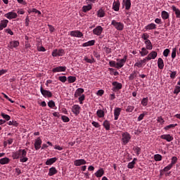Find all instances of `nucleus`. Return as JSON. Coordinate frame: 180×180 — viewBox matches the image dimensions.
I'll return each instance as SVG.
<instances>
[{
	"mask_svg": "<svg viewBox=\"0 0 180 180\" xmlns=\"http://www.w3.org/2000/svg\"><path fill=\"white\" fill-rule=\"evenodd\" d=\"M145 44L147 50H153V44H151L150 39L145 41Z\"/></svg>",
	"mask_w": 180,
	"mask_h": 180,
	"instance_id": "c756f323",
	"label": "nucleus"
},
{
	"mask_svg": "<svg viewBox=\"0 0 180 180\" xmlns=\"http://www.w3.org/2000/svg\"><path fill=\"white\" fill-rule=\"evenodd\" d=\"M179 92H180V86H176V87L174 90V94H175L176 95H178V94H179Z\"/></svg>",
	"mask_w": 180,
	"mask_h": 180,
	"instance_id": "e2e57ef3",
	"label": "nucleus"
},
{
	"mask_svg": "<svg viewBox=\"0 0 180 180\" xmlns=\"http://www.w3.org/2000/svg\"><path fill=\"white\" fill-rule=\"evenodd\" d=\"M139 54H141V57H145V56L148 54V51L146 49V48L143 47L141 48V51H139Z\"/></svg>",
	"mask_w": 180,
	"mask_h": 180,
	"instance_id": "72a5a7b5",
	"label": "nucleus"
},
{
	"mask_svg": "<svg viewBox=\"0 0 180 180\" xmlns=\"http://www.w3.org/2000/svg\"><path fill=\"white\" fill-rule=\"evenodd\" d=\"M161 16L162 18L164 19V20H165L169 18V14L168 13V12L163 11L161 13Z\"/></svg>",
	"mask_w": 180,
	"mask_h": 180,
	"instance_id": "c9c22d12",
	"label": "nucleus"
},
{
	"mask_svg": "<svg viewBox=\"0 0 180 180\" xmlns=\"http://www.w3.org/2000/svg\"><path fill=\"white\" fill-rule=\"evenodd\" d=\"M61 119L64 123H68L70 122V118L65 115H62Z\"/></svg>",
	"mask_w": 180,
	"mask_h": 180,
	"instance_id": "864d4df0",
	"label": "nucleus"
},
{
	"mask_svg": "<svg viewBox=\"0 0 180 180\" xmlns=\"http://www.w3.org/2000/svg\"><path fill=\"white\" fill-rule=\"evenodd\" d=\"M84 94V89L82 88H79L76 90L75 93V97L78 98V96H81V94Z\"/></svg>",
	"mask_w": 180,
	"mask_h": 180,
	"instance_id": "7c9ffc66",
	"label": "nucleus"
},
{
	"mask_svg": "<svg viewBox=\"0 0 180 180\" xmlns=\"http://www.w3.org/2000/svg\"><path fill=\"white\" fill-rule=\"evenodd\" d=\"M146 30H153L157 29V25L154 24L153 22L148 24L145 27Z\"/></svg>",
	"mask_w": 180,
	"mask_h": 180,
	"instance_id": "393cba45",
	"label": "nucleus"
},
{
	"mask_svg": "<svg viewBox=\"0 0 180 180\" xmlns=\"http://www.w3.org/2000/svg\"><path fill=\"white\" fill-rule=\"evenodd\" d=\"M103 126L105 130L109 131L110 130V122L108 120H104L103 123Z\"/></svg>",
	"mask_w": 180,
	"mask_h": 180,
	"instance_id": "5701e85b",
	"label": "nucleus"
},
{
	"mask_svg": "<svg viewBox=\"0 0 180 180\" xmlns=\"http://www.w3.org/2000/svg\"><path fill=\"white\" fill-rule=\"evenodd\" d=\"M133 150L135 151L137 156L140 155V153H141V148H140L139 146H134Z\"/></svg>",
	"mask_w": 180,
	"mask_h": 180,
	"instance_id": "58836bf2",
	"label": "nucleus"
},
{
	"mask_svg": "<svg viewBox=\"0 0 180 180\" xmlns=\"http://www.w3.org/2000/svg\"><path fill=\"white\" fill-rule=\"evenodd\" d=\"M58 79L59 81H60V82H63L64 84V82H67V77H65V76H59L58 77Z\"/></svg>",
	"mask_w": 180,
	"mask_h": 180,
	"instance_id": "3c124183",
	"label": "nucleus"
},
{
	"mask_svg": "<svg viewBox=\"0 0 180 180\" xmlns=\"http://www.w3.org/2000/svg\"><path fill=\"white\" fill-rule=\"evenodd\" d=\"M103 32V27L102 26H97L96 28L93 30L94 34H96V36H101L102 34V32Z\"/></svg>",
	"mask_w": 180,
	"mask_h": 180,
	"instance_id": "9d476101",
	"label": "nucleus"
},
{
	"mask_svg": "<svg viewBox=\"0 0 180 180\" xmlns=\"http://www.w3.org/2000/svg\"><path fill=\"white\" fill-rule=\"evenodd\" d=\"M91 124H92L94 127H96V129H99V127H101V125L99 124V122H95V121H93V122H91Z\"/></svg>",
	"mask_w": 180,
	"mask_h": 180,
	"instance_id": "680f3d73",
	"label": "nucleus"
},
{
	"mask_svg": "<svg viewBox=\"0 0 180 180\" xmlns=\"http://www.w3.org/2000/svg\"><path fill=\"white\" fill-rule=\"evenodd\" d=\"M149 37H150V35H148V34L147 33H143L141 36V39L145 40V41H146V40H149L148 39Z\"/></svg>",
	"mask_w": 180,
	"mask_h": 180,
	"instance_id": "6e6d98bb",
	"label": "nucleus"
},
{
	"mask_svg": "<svg viewBox=\"0 0 180 180\" xmlns=\"http://www.w3.org/2000/svg\"><path fill=\"white\" fill-rule=\"evenodd\" d=\"M157 122H158V123H160V124H164L165 123V120H164V118H162V116L158 117Z\"/></svg>",
	"mask_w": 180,
	"mask_h": 180,
	"instance_id": "603ef678",
	"label": "nucleus"
},
{
	"mask_svg": "<svg viewBox=\"0 0 180 180\" xmlns=\"http://www.w3.org/2000/svg\"><path fill=\"white\" fill-rule=\"evenodd\" d=\"M65 71H67L65 66H57L52 69V72H65Z\"/></svg>",
	"mask_w": 180,
	"mask_h": 180,
	"instance_id": "6e6552de",
	"label": "nucleus"
},
{
	"mask_svg": "<svg viewBox=\"0 0 180 180\" xmlns=\"http://www.w3.org/2000/svg\"><path fill=\"white\" fill-rule=\"evenodd\" d=\"M136 77H137V72L134 71L129 77V79L130 81H133V79H134V78H136Z\"/></svg>",
	"mask_w": 180,
	"mask_h": 180,
	"instance_id": "37998d69",
	"label": "nucleus"
},
{
	"mask_svg": "<svg viewBox=\"0 0 180 180\" xmlns=\"http://www.w3.org/2000/svg\"><path fill=\"white\" fill-rule=\"evenodd\" d=\"M154 160H155V161H162V155H161L160 154H156L154 155Z\"/></svg>",
	"mask_w": 180,
	"mask_h": 180,
	"instance_id": "09e8293b",
	"label": "nucleus"
},
{
	"mask_svg": "<svg viewBox=\"0 0 180 180\" xmlns=\"http://www.w3.org/2000/svg\"><path fill=\"white\" fill-rule=\"evenodd\" d=\"M95 44V40H91L87 42H85L82 44L83 47H89L91 46H94Z\"/></svg>",
	"mask_w": 180,
	"mask_h": 180,
	"instance_id": "473e14b6",
	"label": "nucleus"
},
{
	"mask_svg": "<svg viewBox=\"0 0 180 180\" xmlns=\"http://www.w3.org/2000/svg\"><path fill=\"white\" fill-rule=\"evenodd\" d=\"M131 139V135L129 132H124L122 134V141L124 146H126Z\"/></svg>",
	"mask_w": 180,
	"mask_h": 180,
	"instance_id": "f03ea898",
	"label": "nucleus"
},
{
	"mask_svg": "<svg viewBox=\"0 0 180 180\" xmlns=\"http://www.w3.org/2000/svg\"><path fill=\"white\" fill-rule=\"evenodd\" d=\"M2 118L5 119V120H11V116L2 112L1 114Z\"/></svg>",
	"mask_w": 180,
	"mask_h": 180,
	"instance_id": "5fc2aeb1",
	"label": "nucleus"
},
{
	"mask_svg": "<svg viewBox=\"0 0 180 180\" xmlns=\"http://www.w3.org/2000/svg\"><path fill=\"white\" fill-rule=\"evenodd\" d=\"M57 172H58L57 169H56V167H52L49 169L48 175H49V176H53V175H56V174H57Z\"/></svg>",
	"mask_w": 180,
	"mask_h": 180,
	"instance_id": "6ab92c4d",
	"label": "nucleus"
},
{
	"mask_svg": "<svg viewBox=\"0 0 180 180\" xmlns=\"http://www.w3.org/2000/svg\"><path fill=\"white\" fill-rule=\"evenodd\" d=\"M169 75H170L171 79H175V78H176L177 72H176V71H171L170 70Z\"/></svg>",
	"mask_w": 180,
	"mask_h": 180,
	"instance_id": "79ce46f5",
	"label": "nucleus"
},
{
	"mask_svg": "<svg viewBox=\"0 0 180 180\" xmlns=\"http://www.w3.org/2000/svg\"><path fill=\"white\" fill-rule=\"evenodd\" d=\"M134 165H136L134 162H130L129 163H128L127 168H129V169H133V168H134Z\"/></svg>",
	"mask_w": 180,
	"mask_h": 180,
	"instance_id": "bf43d9fd",
	"label": "nucleus"
},
{
	"mask_svg": "<svg viewBox=\"0 0 180 180\" xmlns=\"http://www.w3.org/2000/svg\"><path fill=\"white\" fill-rule=\"evenodd\" d=\"M46 96L47 98H51V96H53V93H51L50 91L49 90H46Z\"/></svg>",
	"mask_w": 180,
	"mask_h": 180,
	"instance_id": "69168bd1",
	"label": "nucleus"
},
{
	"mask_svg": "<svg viewBox=\"0 0 180 180\" xmlns=\"http://www.w3.org/2000/svg\"><path fill=\"white\" fill-rule=\"evenodd\" d=\"M105 15H106V13L105 11V9H103V8H100L97 11L98 18H105Z\"/></svg>",
	"mask_w": 180,
	"mask_h": 180,
	"instance_id": "aec40b11",
	"label": "nucleus"
},
{
	"mask_svg": "<svg viewBox=\"0 0 180 180\" xmlns=\"http://www.w3.org/2000/svg\"><path fill=\"white\" fill-rule=\"evenodd\" d=\"M72 112L75 116H78L81 112V107L79 105H74L72 108Z\"/></svg>",
	"mask_w": 180,
	"mask_h": 180,
	"instance_id": "9b49d317",
	"label": "nucleus"
},
{
	"mask_svg": "<svg viewBox=\"0 0 180 180\" xmlns=\"http://www.w3.org/2000/svg\"><path fill=\"white\" fill-rule=\"evenodd\" d=\"M141 105L143 106H147V105H148V97H146L142 99Z\"/></svg>",
	"mask_w": 180,
	"mask_h": 180,
	"instance_id": "a18cd8bd",
	"label": "nucleus"
},
{
	"mask_svg": "<svg viewBox=\"0 0 180 180\" xmlns=\"http://www.w3.org/2000/svg\"><path fill=\"white\" fill-rule=\"evenodd\" d=\"M176 162H178V158H176V156H174L172 158V161H171L170 165L174 167V165H175Z\"/></svg>",
	"mask_w": 180,
	"mask_h": 180,
	"instance_id": "de8ad7c7",
	"label": "nucleus"
},
{
	"mask_svg": "<svg viewBox=\"0 0 180 180\" xmlns=\"http://www.w3.org/2000/svg\"><path fill=\"white\" fill-rule=\"evenodd\" d=\"M9 161H11V160H9V158H3L0 159V164L1 165H5V164H9Z\"/></svg>",
	"mask_w": 180,
	"mask_h": 180,
	"instance_id": "f704fd0d",
	"label": "nucleus"
},
{
	"mask_svg": "<svg viewBox=\"0 0 180 180\" xmlns=\"http://www.w3.org/2000/svg\"><path fill=\"white\" fill-rule=\"evenodd\" d=\"M8 23H9V20H1L0 23V30H4V29L8 26Z\"/></svg>",
	"mask_w": 180,
	"mask_h": 180,
	"instance_id": "412c9836",
	"label": "nucleus"
},
{
	"mask_svg": "<svg viewBox=\"0 0 180 180\" xmlns=\"http://www.w3.org/2000/svg\"><path fill=\"white\" fill-rule=\"evenodd\" d=\"M122 112V108L119 107H116L114 110V119L115 120H117L119 117L120 116V113Z\"/></svg>",
	"mask_w": 180,
	"mask_h": 180,
	"instance_id": "ddd939ff",
	"label": "nucleus"
},
{
	"mask_svg": "<svg viewBox=\"0 0 180 180\" xmlns=\"http://www.w3.org/2000/svg\"><path fill=\"white\" fill-rule=\"evenodd\" d=\"M68 81L69 84H72L73 82H75V81H77V77H75L74 76H69L68 77Z\"/></svg>",
	"mask_w": 180,
	"mask_h": 180,
	"instance_id": "4c0bfd02",
	"label": "nucleus"
},
{
	"mask_svg": "<svg viewBox=\"0 0 180 180\" xmlns=\"http://www.w3.org/2000/svg\"><path fill=\"white\" fill-rule=\"evenodd\" d=\"M172 9L173 12H174L176 17L179 19H180V10L179 8H177L175 6H172Z\"/></svg>",
	"mask_w": 180,
	"mask_h": 180,
	"instance_id": "b1692460",
	"label": "nucleus"
},
{
	"mask_svg": "<svg viewBox=\"0 0 180 180\" xmlns=\"http://www.w3.org/2000/svg\"><path fill=\"white\" fill-rule=\"evenodd\" d=\"M176 126H178V124H171L165 127V130H169V129H174V127H176Z\"/></svg>",
	"mask_w": 180,
	"mask_h": 180,
	"instance_id": "49530a36",
	"label": "nucleus"
},
{
	"mask_svg": "<svg viewBox=\"0 0 180 180\" xmlns=\"http://www.w3.org/2000/svg\"><path fill=\"white\" fill-rule=\"evenodd\" d=\"M127 60V56H124V58L122 59H120L117 60V66L116 68L120 69L122 68L123 67V65H124V64L126 63V61Z\"/></svg>",
	"mask_w": 180,
	"mask_h": 180,
	"instance_id": "0eeeda50",
	"label": "nucleus"
},
{
	"mask_svg": "<svg viewBox=\"0 0 180 180\" xmlns=\"http://www.w3.org/2000/svg\"><path fill=\"white\" fill-rule=\"evenodd\" d=\"M41 146V140L40 138H38L34 143V148L36 150H39Z\"/></svg>",
	"mask_w": 180,
	"mask_h": 180,
	"instance_id": "c85d7f7f",
	"label": "nucleus"
},
{
	"mask_svg": "<svg viewBox=\"0 0 180 180\" xmlns=\"http://www.w3.org/2000/svg\"><path fill=\"white\" fill-rule=\"evenodd\" d=\"M85 164H86V160L84 159L76 160L74 162V165H75V167H80V165H85Z\"/></svg>",
	"mask_w": 180,
	"mask_h": 180,
	"instance_id": "2eb2a0df",
	"label": "nucleus"
},
{
	"mask_svg": "<svg viewBox=\"0 0 180 180\" xmlns=\"http://www.w3.org/2000/svg\"><path fill=\"white\" fill-rule=\"evenodd\" d=\"M96 115L98 117H105V111H103V110H98L96 112Z\"/></svg>",
	"mask_w": 180,
	"mask_h": 180,
	"instance_id": "e433bc0d",
	"label": "nucleus"
},
{
	"mask_svg": "<svg viewBox=\"0 0 180 180\" xmlns=\"http://www.w3.org/2000/svg\"><path fill=\"white\" fill-rule=\"evenodd\" d=\"M134 110V105H128L125 110L127 113H131Z\"/></svg>",
	"mask_w": 180,
	"mask_h": 180,
	"instance_id": "ea45409f",
	"label": "nucleus"
},
{
	"mask_svg": "<svg viewBox=\"0 0 180 180\" xmlns=\"http://www.w3.org/2000/svg\"><path fill=\"white\" fill-rule=\"evenodd\" d=\"M57 161V158H52L47 159L46 161V165H53L54 162Z\"/></svg>",
	"mask_w": 180,
	"mask_h": 180,
	"instance_id": "a878e982",
	"label": "nucleus"
},
{
	"mask_svg": "<svg viewBox=\"0 0 180 180\" xmlns=\"http://www.w3.org/2000/svg\"><path fill=\"white\" fill-rule=\"evenodd\" d=\"M144 116H146V114L142 113L138 117V122H141L143 119H144Z\"/></svg>",
	"mask_w": 180,
	"mask_h": 180,
	"instance_id": "774afa93",
	"label": "nucleus"
},
{
	"mask_svg": "<svg viewBox=\"0 0 180 180\" xmlns=\"http://www.w3.org/2000/svg\"><path fill=\"white\" fill-rule=\"evenodd\" d=\"M19 46V42L18 41H12L10 42L8 47L9 49H16Z\"/></svg>",
	"mask_w": 180,
	"mask_h": 180,
	"instance_id": "4be33fe9",
	"label": "nucleus"
},
{
	"mask_svg": "<svg viewBox=\"0 0 180 180\" xmlns=\"http://www.w3.org/2000/svg\"><path fill=\"white\" fill-rule=\"evenodd\" d=\"M160 139L162 140H166V141L169 143L174 140V136H171V134H163L160 136Z\"/></svg>",
	"mask_w": 180,
	"mask_h": 180,
	"instance_id": "dca6fc26",
	"label": "nucleus"
},
{
	"mask_svg": "<svg viewBox=\"0 0 180 180\" xmlns=\"http://www.w3.org/2000/svg\"><path fill=\"white\" fill-rule=\"evenodd\" d=\"M146 58H143V60H141L139 62H137L134 64V67H138V68H143V64H146L147 63Z\"/></svg>",
	"mask_w": 180,
	"mask_h": 180,
	"instance_id": "a211bd4d",
	"label": "nucleus"
},
{
	"mask_svg": "<svg viewBox=\"0 0 180 180\" xmlns=\"http://www.w3.org/2000/svg\"><path fill=\"white\" fill-rule=\"evenodd\" d=\"M18 124H19L16 121H9L8 122V125L9 126H15V127H18Z\"/></svg>",
	"mask_w": 180,
	"mask_h": 180,
	"instance_id": "4d7b16f0",
	"label": "nucleus"
},
{
	"mask_svg": "<svg viewBox=\"0 0 180 180\" xmlns=\"http://www.w3.org/2000/svg\"><path fill=\"white\" fill-rule=\"evenodd\" d=\"M103 50L106 53V54H110V53H112V49L108 46H105L103 48Z\"/></svg>",
	"mask_w": 180,
	"mask_h": 180,
	"instance_id": "052dcab7",
	"label": "nucleus"
},
{
	"mask_svg": "<svg viewBox=\"0 0 180 180\" xmlns=\"http://www.w3.org/2000/svg\"><path fill=\"white\" fill-rule=\"evenodd\" d=\"M27 154V152L26 151V150L20 149L19 150L13 153L12 158H13V160H18L20 158V162H27V160H29V158L26 157Z\"/></svg>",
	"mask_w": 180,
	"mask_h": 180,
	"instance_id": "f257e3e1",
	"label": "nucleus"
},
{
	"mask_svg": "<svg viewBox=\"0 0 180 180\" xmlns=\"http://www.w3.org/2000/svg\"><path fill=\"white\" fill-rule=\"evenodd\" d=\"M158 67L160 70H164V60L161 58L158 60Z\"/></svg>",
	"mask_w": 180,
	"mask_h": 180,
	"instance_id": "cd10ccee",
	"label": "nucleus"
},
{
	"mask_svg": "<svg viewBox=\"0 0 180 180\" xmlns=\"http://www.w3.org/2000/svg\"><path fill=\"white\" fill-rule=\"evenodd\" d=\"M176 57V48H174L172 52V58L174 60Z\"/></svg>",
	"mask_w": 180,
	"mask_h": 180,
	"instance_id": "13d9d810",
	"label": "nucleus"
},
{
	"mask_svg": "<svg viewBox=\"0 0 180 180\" xmlns=\"http://www.w3.org/2000/svg\"><path fill=\"white\" fill-rule=\"evenodd\" d=\"M158 56V53H157V51H153L148 55L147 57H146V58L148 61H150V60H155Z\"/></svg>",
	"mask_w": 180,
	"mask_h": 180,
	"instance_id": "1a4fd4ad",
	"label": "nucleus"
},
{
	"mask_svg": "<svg viewBox=\"0 0 180 180\" xmlns=\"http://www.w3.org/2000/svg\"><path fill=\"white\" fill-rule=\"evenodd\" d=\"M111 25L114 26V27H115L117 30L122 31L123 30V29H124V24H123V22H117L115 20H112L111 21Z\"/></svg>",
	"mask_w": 180,
	"mask_h": 180,
	"instance_id": "7ed1b4c3",
	"label": "nucleus"
},
{
	"mask_svg": "<svg viewBox=\"0 0 180 180\" xmlns=\"http://www.w3.org/2000/svg\"><path fill=\"white\" fill-rule=\"evenodd\" d=\"M84 60L89 63V64H94V63H95V59H94V58H92L91 59H89L86 56L84 58Z\"/></svg>",
	"mask_w": 180,
	"mask_h": 180,
	"instance_id": "c03bdc74",
	"label": "nucleus"
},
{
	"mask_svg": "<svg viewBox=\"0 0 180 180\" xmlns=\"http://www.w3.org/2000/svg\"><path fill=\"white\" fill-rule=\"evenodd\" d=\"M70 36L72 37H79L81 38L84 36L82 32H81L79 30H75L70 32Z\"/></svg>",
	"mask_w": 180,
	"mask_h": 180,
	"instance_id": "f8f14e48",
	"label": "nucleus"
},
{
	"mask_svg": "<svg viewBox=\"0 0 180 180\" xmlns=\"http://www.w3.org/2000/svg\"><path fill=\"white\" fill-rule=\"evenodd\" d=\"M109 65L111 66V67H115L116 68V67L117 66V63H116V61H114V60H111L109 62Z\"/></svg>",
	"mask_w": 180,
	"mask_h": 180,
	"instance_id": "338daca9",
	"label": "nucleus"
},
{
	"mask_svg": "<svg viewBox=\"0 0 180 180\" xmlns=\"http://www.w3.org/2000/svg\"><path fill=\"white\" fill-rule=\"evenodd\" d=\"M83 12L86 13L88 11H91L92 9V4H87V6H84L82 7Z\"/></svg>",
	"mask_w": 180,
	"mask_h": 180,
	"instance_id": "2f4dec72",
	"label": "nucleus"
},
{
	"mask_svg": "<svg viewBox=\"0 0 180 180\" xmlns=\"http://www.w3.org/2000/svg\"><path fill=\"white\" fill-rule=\"evenodd\" d=\"M48 106L51 109H54L56 108V103L53 100H51L48 102Z\"/></svg>",
	"mask_w": 180,
	"mask_h": 180,
	"instance_id": "a19ab883",
	"label": "nucleus"
},
{
	"mask_svg": "<svg viewBox=\"0 0 180 180\" xmlns=\"http://www.w3.org/2000/svg\"><path fill=\"white\" fill-rule=\"evenodd\" d=\"M122 5V8H125L126 11H130L131 8V0H123Z\"/></svg>",
	"mask_w": 180,
	"mask_h": 180,
	"instance_id": "423d86ee",
	"label": "nucleus"
},
{
	"mask_svg": "<svg viewBox=\"0 0 180 180\" xmlns=\"http://www.w3.org/2000/svg\"><path fill=\"white\" fill-rule=\"evenodd\" d=\"M172 165H171L170 164L168 165L167 166H166L162 170V172H168V171H169L170 169H172Z\"/></svg>",
	"mask_w": 180,
	"mask_h": 180,
	"instance_id": "8fccbe9b",
	"label": "nucleus"
},
{
	"mask_svg": "<svg viewBox=\"0 0 180 180\" xmlns=\"http://www.w3.org/2000/svg\"><path fill=\"white\" fill-rule=\"evenodd\" d=\"M65 52H64V49H55L52 52L53 57H63Z\"/></svg>",
	"mask_w": 180,
	"mask_h": 180,
	"instance_id": "20e7f679",
	"label": "nucleus"
},
{
	"mask_svg": "<svg viewBox=\"0 0 180 180\" xmlns=\"http://www.w3.org/2000/svg\"><path fill=\"white\" fill-rule=\"evenodd\" d=\"M112 85L113 86L112 91H114V92H116V91H120V89L123 88V85L122 84V83H120L118 82H113L112 83Z\"/></svg>",
	"mask_w": 180,
	"mask_h": 180,
	"instance_id": "39448f33",
	"label": "nucleus"
},
{
	"mask_svg": "<svg viewBox=\"0 0 180 180\" xmlns=\"http://www.w3.org/2000/svg\"><path fill=\"white\" fill-rule=\"evenodd\" d=\"M5 18L7 19H16L18 18V14L15 12H8L4 15Z\"/></svg>",
	"mask_w": 180,
	"mask_h": 180,
	"instance_id": "4468645a",
	"label": "nucleus"
},
{
	"mask_svg": "<svg viewBox=\"0 0 180 180\" xmlns=\"http://www.w3.org/2000/svg\"><path fill=\"white\" fill-rule=\"evenodd\" d=\"M105 174V171L103 170V169L101 168L99 169L96 173H95V176L97 178H101L102 176H103V174Z\"/></svg>",
	"mask_w": 180,
	"mask_h": 180,
	"instance_id": "bb28decb",
	"label": "nucleus"
},
{
	"mask_svg": "<svg viewBox=\"0 0 180 180\" xmlns=\"http://www.w3.org/2000/svg\"><path fill=\"white\" fill-rule=\"evenodd\" d=\"M169 53H170V51H169V49H165L164 51H163L164 57H167L169 54Z\"/></svg>",
	"mask_w": 180,
	"mask_h": 180,
	"instance_id": "0e129e2a",
	"label": "nucleus"
},
{
	"mask_svg": "<svg viewBox=\"0 0 180 180\" xmlns=\"http://www.w3.org/2000/svg\"><path fill=\"white\" fill-rule=\"evenodd\" d=\"M120 8V1H119V0H117V1H114L112 4L113 11H115V12H119Z\"/></svg>",
	"mask_w": 180,
	"mask_h": 180,
	"instance_id": "f3484780",
	"label": "nucleus"
}]
</instances>
